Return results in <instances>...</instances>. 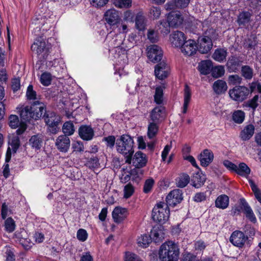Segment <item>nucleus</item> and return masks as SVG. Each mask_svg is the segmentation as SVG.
I'll list each match as a JSON object with an SVG mask.
<instances>
[{
    "label": "nucleus",
    "instance_id": "obj_62",
    "mask_svg": "<svg viewBox=\"0 0 261 261\" xmlns=\"http://www.w3.org/2000/svg\"><path fill=\"white\" fill-rule=\"evenodd\" d=\"M147 38L152 43L156 42L159 40V37L157 33L153 30H148Z\"/></svg>",
    "mask_w": 261,
    "mask_h": 261
},
{
    "label": "nucleus",
    "instance_id": "obj_27",
    "mask_svg": "<svg viewBox=\"0 0 261 261\" xmlns=\"http://www.w3.org/2000/svg\"><path fill=\"white\" fill-rule=\"evenodd\" d=\"M229 202V198L228 196L225 194H222L219 196L215 200V206L221 209L226 208Z\"/></svg>",
    "mask_w": 261,
    "mask_h": 261
},
{
    "label": "nucleus",
    "instance_id": "obj_43",
    "mask_svg": "<svg viewBox=\"0 0 261 261\" xmlns=\"http://www.w3.org/2000/svg\"><path fill=\"white\" fill-rule=\"evenodd\" d=\"M242 75L246 80H251L253 75V70L248 65L243 66L241 68Z\"/></svg>",
    "mask_w": 261,
    "mask_h": 261
},
{
    "label": "nucleus",
    "instance_id": "obj_39",
    "mask_svg": "<svg viewBox=\"0 0 261 261\" xmlns=\"http://www.w3.org/2000/svg\"><path fill=\"white\" fill-rule=\"evenodd\" d=\"M151 242V236L146 234L141 235L137 240L138 245L143 248H146Z\"/></svg>",
    "mask_w": 261,
    "mask_h": 261
},
{
    "label": "nucleus",
    "instance_id": "obj_5",
    "mask_svg": "<svg viewBox=\"0 0 261 261\" xmlns=\"http://www.w3.org/2000/svg\"><path fill=\"white\" fill-rule=\"evenodd\" d=\"M249 90L244 86L235 87L229 91V95L230 98L237 101H242L246 98Z\"/></svg>",
    "mask_w": 261,
    "mask_h": 261
},
{
    "label": "nucleus",
    "instance_id": "obj_32",
    "mask_svg": "<svg viewBox=\"0 0 261 261\" xmlns=\"http://www.w3.org/2000/svg\"><path fill=\"white\" fill-rule=\"evenodd\" d=\"M227 55L226 50L223 48H218L215 50L212 57L215 61L222 62L226 59Z\"/></svg>",
    "mask_w": 261,
    "mask_h": 261
},
{
    "label": "nucleus",
    "instance_id": "obj_1",
    "mask_svg": "<svg viewBox=\"0 0 261 261\" xmlns=\"http://www.w3.org/2000/svg\"><path fill=\"white\" fill-rule=\"evenodd\" d=\"M134 144L133 138L128 135H122L116 140V149L124 157L125 163L128 164L132 163L134 153Z\"/></svg>",
    "mask_w": 261,
    "mask_h": 261
},
{
    "label": "nucleus",
    "instance_id": "obj_59",
    "mask_svg": "<svg viewBox=\"0 0 261 261\" xmlns=\"http://www.w3.org/2000/svg\"><path fill=\"white\" fill-rule=\"evenodd\" d=\"M86 165L89 168L96 169L99 167V163L97 157L91 158L86 163Z\"/></svg>",
    "mask_w": 261,
    "mask_h": 261
},
{
    "label": "nucleus",
    "instance_id": "obj_37",
    "mask_svg": "<svg viewBox=\"0 0 261 261\" xmlns=\"http://www.w3.org/2000/svg\"><path fill=\"white\" fill-rule=\"evenodd\" d=\"M245 114L242 110L234 111L232 114V120L238 124H241L245 119Z\"/></svg>",
    "mask_w": 261,
    "mask_h": 261
},
{
    "label": "nucleus",
    "instance_id": "obj_18",
    "mask_svg": "<svg viewBox=\"0 0 261 261\" xmlns=\"http://www.w3.org/2000/svg\"><path fill=\"white\" fill-rule=\"evenodd\" d=\"M79 134L83 140L90 141L93 139L94 132L90 126L82 125L79 129Z\"/></svg>",
    "mask_w": 261,
    "mask_h": 261
},
{
    "label": "nucleus",
    "instance_id": "obj_26",
    "mask_svg": "<svg viewBox=\"0 0 261 261\" xmlns=\"http://www.w3.org/2000/svg\"><path fill=\"white\" fill-rule=\"evenodd\" d=\"M19 112L21 118L24 121H29L32 119H35L31 106H27L22 107Z\"/></svg>",
    "mask_w": 261,
    "mask_h": 261
},
{
    "label": "nucleus",
    "instance_id": "obj_38",
    "mask_svg": "<svg viewBox=\"0 0 261 261\" xmlns=\"http://www.w3.org/2000/svg\"><path fill=\"white\" fill-rule=\"evenodd\" d=\"M192 181L194 187L198 188L204 184L205 178L203 175H201V174L197 172L194 174L192 178Z\"/></svg>",
    "mask_w": 261,
    "mask_h": 261
},
{
    "label": "nucleus",
    "instance_id": "obj_50",
    "mask_svg": "<svg viewBox=\"0 0 261 261\" xmlns=\"http://www.w3.org/2000/svg\"><path fill=\"white\" fill-rule=\"evenodd\" d=\"M102 141L105 142L106 146L110 149H113L116 143V138L113 135L103 138Z\"/></svg>",
    "mask_w": 261,
    "mask_h": 261
},
{
    "label": "nucleus",
    "instance_id": "obj_42",
    "mask_svg": "<svg viewBox=\"0 0 261 261\" xmlns=\"http://www.w3.org/2000/svg\"><path fill=\"white\" fill-rule=\"evenodd\" d=\"M170 27L171 26L169 24V21L165 20H161L158 25V29L164 34H168L170 32Z\"/></svg>",
    "mask_w": 261,
    "mask_h": 261
},
{
    "label": "nucleus",
    "instance_id": "obj_57",
    "mask_svg": "<svg viewBox=\"0 0 261 261\" xmlns=\"http://www.w3.org/2000/svg\"><path fill=\"white\" fill-rule=\"evenodd\" d=\"M242 81V77L238 74L230 75L228 77V82L230 85L240 84Z\"/></svg>",
    "mask_w": 261,
    "mask_h": 261
},
{
    "label": "nucleus",
    "instance_id": "obj_48",
    "mask_svg": "<svg viewBox=\"0 0 261 261\" xmlns=\"http://www.w3.org/2000/svg\"><path fill=\"white\" fill-rule=\"evenodd\" d=\"M40 83L45 86L49 85L51 81V75L47 72H43L40 77Z\"/></svg>",
    "mask_w": 261,
    "mask_h": 261
},
{
    "label": "nucleus",
    "instance_id": "obj_22",
    "mask_svg": "<svg viewBox=\"0 0 261 261\" xmlns=\"http://www.w3.org/2000/svg\"><path fill=\"white\" fill-rule=\"evenodd\" d=\"M165 108L162 107H156L150 113V118L153 122L158 123L164 119L165 117Z\"/></svg>",
    "mask_w": 261,
    "mask_h": 261
},
{
    "label": "nucleus",
    "instance_id": "obj_55",
    "mask_svg": "<svg viewBox=\"0 0 261 261\" xmlns=\"http://www.w3.org/2000/svg\"><path fill=\"white\" fill-rule=\"evenodd\" d=\"M9 126L12 128H16L20 124L18 116L15 115H10L9 118Z\"/></svg>",
    "mask_w": 261,
    "mask_h": 261
},
{
    "label": "nucleus",
    "instance_id": "obj_31",
    "mask_svg": "<svg viewBox=\"0 0 261 261\" xmlns=\"http://www.w3.org/2000/svg\"><path fill=\"white\" fill-rule=\"evenodd\" d=\"M135 25L139 31H143L145 29L146 22L144 16L141 13L137 14L135 19Z\"/></svg>",
    "mask_w": 261,
    "mask_h": 261
},
{
    "label": "nucleus",
    "instance_id": "obj_44",
    "mask_svg": "<svg viewBox=\"0 0 261 261\" xmlns=\"http://www.w3.org/2000/svg\"><path fill=\"white\" fill-rule=\"evenodd\" d=\"M45 18L43 17H35L33 19L32 25L34 27L35 32L39 31L41 28L45 24Z\"/></svg>",
    "mask_w": 261,
    "mask_h": 261
},
{
    "label": "nucleus",
    "instance_id": "obj_6",
    "mask_svg": "<svg viewBox=\"0 0 261 261\" xmlns=\"http://www.w3.org/2000/svg\"><path fill=\"white\" fill-rule=\"evenodd\" d=\"M147 56L150 61L157 63L161 60L163 57V50L157 45L153 44L147 47Z\"/></svg>",
    "mask_w": 261,
    "mask_h": 261
},
{
    "label": "nucleus",
    "instance_id": "obj_47",
    "mask_svg": "<svg viewBox=\"0 0 261 261\" xmlns=\"http://www.w3.org/2000/svg\"><path fill=\"white\" fill-rule=\"evenodd\" d=\"M15 227V222L11 217H9L5 220V227L7 232H12L14 231Z\"/></svg>",
    "mask_w": 261,
    "mask_h": 261
},
{
    "label": "nucleus",
    "instance_id": "obj_13",
    "mask_svg": "<svg viewBox=\"0 0 261 261\" xmlns=\"http://www.w3.org/2000/svg\"><path fill=\"white\" fill-rule=\"evenodd\" d=\"M169 72V66L164 62L158 64L155 66L154 73L156 77L163 80L167 77Z\"/></svg>",
    "mask_w": 261,
    "mask_h": 261
},
{
    "label": "nucleus",
    "instance_id": "obj_30",
    "mask_svg": "<svg viewBox=\"0 0 261 261\" xmlns=\"http://www.w3.org/2000/svg\"><path fill=\"white\" fill-rule=\"evenodd\" d=\"M240 65V60L235 57L229 58L227 63V66L229 72L236 71Z\"/></svg>",
    "mask_w": 261,
    "mask_h": 261
},
{
    "label": "nucleus",
    "instance_id": "obj_25",
    "mask_svg": "<svg viewBox=\"0 0 261 261\" xmlns=\"http://www.w3.org/2000/svg\"><path fill=\"white\" fill-rule=\"evenodd\" d=\"M212 62L210 60L201 61L198 66V69L201 74L207 75L210 73L212 69Z\"/></svg>",
    "mask_w": 261,
    "mask_h": 261
},
{
    "label": "nucleus",
    "instance_id": "obj_28",
    "mask_svg": "<svg viewBox=\"0 0 261 261\" xmlns=\"http://www.w3.org/2000/svg\"><path fill=\"white\" fill-rule=\"evenodd\" d=\"M254 126L252 124L246 125L241 132V139L244 141L250 139L254 134Z\"/></svg>",
    "mask_w": 261,
    "mask_h": 261
},
{
    "label": "nucleus",
    "instance_id": "obj_2",
    "mask_svg": "<svg viewBox=\"0 0 261 261\" xmlns=\"http://www.w3.org/2000/svg\"><path fill=\"white\" fill-rule=\"evenodd\" d=\"M159 258L161 261H177L179 255L178 246L172 241H167L160 247Z\"/></svg>",
    "mask_w": 261,
    "mask_h": 261
},
{
    "label": "nucleus",
    "instance_id": "obj_16",
    "mask_svg": "<svg viewBox=\"0 0 261 261\" xmlns=\"http://www.w3.org/2000/svg\"><path fill=\"white\" fill-rule=\"evenodd\" d=\"M167 20L171 27L177 28L182 23L184 18L179 12H171L169 13Z\"/></svg>",
    "mask_w": 261,
    "mask_h": 261
},
{
    "label": "nucleus",
    "instance_id": "obj_52",
    "mask_svg": "<svg viewBox=\"0 0 261 261\" xmlns=\"http://www.w3.org/2000/svg\"><path fill=\"white\" fill-rule=\"evenodd\" d=\"M135 191L134 187L130 183L127 184L124 187V198L127 199L134 194Z\"/></svg>",
    "mask_w": 261,
    "mask_h": 261
},
{
    "label": "nucleus",
    "instance_id": "obj_41",
    "mask_svg": "<svg viewBox=\"0 0 261 261\" xmlns=\"http://www.w3.org/2000/svg\"><path fill=\"white\" fill-rule=\"evenodd\" d=\"M159 126L157 123L151 122L149 124L147 130V136L149 139L154 138L158 133Z\"/></svg>",
    "mask_w": 261,
    "mask_h": 261
},
{
    "label": "nucleus",
    "instance_id": "obj_49",
    "mask_svg": "<svg viewBox=\"0 0 261 261\" xmlns=\"http://www.w3.org/2000/svg\"><path fill=\"white\" fill-rule=\"evenodd\" d=\"M249 183L251 188L252 191L254 193L255 198L260 202L261 201V192L257 188V186L255 184L254 181L251 180H249Z\"/></svg>",
    "mask_w": 261,
    "mask_h": 261
},
{
    "label": "nucleus",
    "instance_id": "obj_36",
    "mask_svg": "<svg viewBox=\"0 0 261 261\" xmlns=\"http://www.w3.org/2000/svg\"><path fill=\"white\" fill-rule=\"evenodd\" d=\"M190 176L186 173H182L176 179L177 187L179 188L185 187L190 181Z\"/></svg>",
    "mask_w": 261,
    "mask_h": 261
},
{
    "label": "nucleus",
    "instance_id": "obj_63",
    "mask_svg": "<svg viewBox=\"0 0 261 261\" xmlns=\"http://www.w3.org/2000/svg\"><path fill=\"white\" fill-rule=\"evenodd\" d=\"M258 96L255 95L251 99L248 100L246 103V106L252 108L254 110L258 106L257 101Z\"/></svg>",
    "mask_w": 261,
    "mask_h": 261
},
{
    "label": "nucleus",
    "instance_id": "obj_19",
    "mask_svg": "<svg viewBox=\"0 0 261 261\" xmlns=\"http://www.w3.org/2000/svg\"><path fill=\"white\" fill-rule=\"evenodd\" d=\"M128 214L127 209L122 207H115L112 212V217L115 222L119 223L122 222Z\"/></svg>",
    "mask_w": 261,
    "mask_h": 261
},
{
    "label": "nucleus",
    "instance_id": "obj_45",
    "mask_svg": "<svg viewBox=\"0 0 261 261\" xmlns=\"http://www.w3.org/2000/svg\"><path fill=\"white\" fill-rule=\"evenodd\" d=\"M154 99L155 102L158 105H161L163 103V88L162 87L159 86L155 88Z\"/></svg>",
    "mask_w": 261,
    "mask_h": 261
},
{
    "label": "nucleus",
    "instance_id": "obj_12",
    "mask_svg": "<svg viewBox=\"0 0 261 261\" xmlns=\"http://www.w3.org/2000/svg\"><path fill=\"white\" fill-rule=\"evenodd\" d=\"M180 47L181 51L188 56H192L197 50L195 41L191 39L185 41Z\"/></svg>",
    "mask_w": 261,
    "mask_h": 261
},
{
    "label": "nucleus",
    "instance_id": "obj_15",
    "mask_svg": "<svg viewBox=\"0 0 261 261\" xmlns=\"http://www.w3.org/2000/svg\"><path fill=\"white\" fill-rule=\"evenodd\" d=\"M170 39L172 46L180 47L185 42L186 37L184 33L176 31L171 34Z\"/></svg>",
    "mask_w": 261,
    "mask_h": 261
},
{
    "label": "nucleus",
    "instance_id": "obj_33",
    "mask_svg": "<svg viewBox=\"0 0 261 261\" xmlns=\"http://www.w3.org/2000/svg\"><path fill=\"white\" fill-rule=\"evenodd\" d=\"M139 169H134L130 170V172H126L122 174L120 177L121 182L122 183H126L132 177L133 180H136L137 177H135L136 175L138 173Z\"/></svg>",
    "mask_w": 261,
    "mask_h": 261
},
{
    "label": "nucleus",
    "instance_id": "obj_53",
    "mask_svg": "<svg viewBox=\"0 0 261 261\" xmlns=\"http://www.w3.org/2000/svg\"><path fill=\"white\" fill-rule=\"evenodd\" d=\"M13 151L15 153L20 146V140L18 136H14L9 140Z\"/></svg>",
    "mask_w": 261,
    "mask_h": 261
},
{
    "label": "nucleus",
    "instance_id": "obj_60",
    "mask_svg": "<svg viewBox=\"0 0 261 261\" xmlns=\"http://www.w3.org/2000/svg\"><path fill=\"white\" fill-rule=\"evenodd\" d=\"M26 96L28 99L35 100L37 98V94L36 91L33 90V86L30 85L27 88Z\"/></svg>",
    "mask_w": 261,
    "mask_h": 261
},
{
    "label": "nucleus",
    "instance_id": "obj_51",
    "mask_svg": "<svg viewBox=\"0 0 261 261\" xmlns=\"http://www.w3.org/2000/svg\"><path fill=\"white\" fill-rule=\"evenodd\" d=\"M114 4L119 8H128L131 6L132 0H114Z\"/></svg>",
    "mask_w": 261,
    "mask_h": 261
},
{
    "label": "nucleus",
    "instance_id": "obj_7",
    "mask_svg": "<svg viewBox=\"0 0 261 261\" xmlns=\"http://www.w3.org/2000/svg\"><path fill=\"white\" fill-rule=\"evenodd\" d=\"M183 199L182 192L180 189H174L167 196L166 200L168 206H174L179 203Z\"/></svg>",
    "mask_w": 261,
    "mask_h": 261
},
{
    "label": "nucleus",
    "instance_id": "obj_4",
    "mask_svg": "<svg viewBox=\"0 0 261 261\" xmlns=\"http://www.w3.org/2000/svg\"><path fill=\"white\" fill-rule=\"evenodd\" d=\"M44 122L53 134H56L58 130L57 127L60 122V117L55 112L46 111L43 116Z\"/></svg>",
    "mask_w": 261,
    "mask_h": 261
},
{
    "label": "nucleus",
    "instance_id": "obj_40",
    "mask_svg": "<svg viewBox=\"0 0 261 261\" xmlns=\"http://www.w3.org/2000/svg\"><path fill=\"white\" fill-rule=\"evenodd\" d=\"M62 130L64 135L67 137L72 135L74 132L73 123L70 121L65 122L62 127Z\"/></svg>",
    "mask_w": 261,
    "mask_h": 261
},
{
    "label": "nucleus",
    "instance_id": "obj_9",
    "mask_svg": "<svg viewBox=\"0 0 261 261\" xmlns=\"http://www.w3.org/2000/svg\"><path fill=\"white\" fill-rule=\"evenodd\" d=\"M247 239L248 237L245 236L243 232L234 231L231 234L229 240L234 246L240 248L244 246Z\"/></svg>",
    "mask_w": 261,
    "mask_h": 261
},
{
    "label": "nucleus",
    "instance_id": "obj_54",
    "mask_svg": "<svg viewBox=\"0 0 261 261\" xmlns=\"http://www.w3.org/2000/svg\"><path fill=\"white\" fill-rule=\"evenodd\" d=\"M150 236L155 243L160 242L163 238L162 231L156 229H153L151 230Z\"/></svg>",
    "mask_w": 261,
    "mask_h": 261
},
{
    "label": "nucleus",
    "instance_id": "obj_61",
    "mask_svg": "<svg viewBox=\"0 0 261 261\" xmlns=\"http://www.w3.org/2000/svg\"><path fill=\"white\" fill-rule=\"evenodd\" d=\"M76 237L77 239L81 242L85 241L88 238L87 231L82 228L79 229L77 231Z\"/></svg>",
    "mask_w": 261,
    "mask_h": 261
},
{
    "label": "nucleus",
    "instance_id": "obj_24",
    "mask_svg": "<svg viewBox=\"0 0 261 261\" xmlns=\"http://www.w3.org/2000/svg\"><path fill=\"white\" fill-rule=\"evenodd\" d=\"M213 89L217 94H222L225 93L227 89L226 83L222 80L215 81L213 85Z\"/></svg>",
    "mask_w": 261,
    "mask_h": 261
},
{
    "label": "nucleus",
    "instance_id": "obj_35",
    "mask_svg": "<svg viewBox=\"0 0 261 261\" xmlns=\"http://www.w3.org/2000/svg\"><path fill=\"white\" fill-rule=\"evenodd\" d=\"M237 169L236 170V173L239 175L244 176L247 177L250 173V169L249 167L244 163H241L239 166H237Z\"/></svg>",
    "mask_w": 261,
    "mask_h": 261
},
{
    "label": "nucleus",
    "instance_id": "obj_23",
    "mask_svg": "<svg viewBox=\"0 0 261 261\" xmlns=\"http://www.w3.org/2000/svg\"><path fill=\"white\" fill-rule=\"evenodd\" d=\"M251 14L248 11H243L239 14L237 22L241 27H246L251 21Z\"/></svg>",
    "mask_w": 261,
    "mask_h": 261
},
{
    "label": "nucleus",
    "instance_id": "obj_56",
    "mask_svg": "<svg viewBox=\"0 0 261 261\" xmlns=\"http://www.w3.org/2000/svg\"><path fill=\"white\" fill-rule=\"evenodd\" d=\"M240 203L241 205V208L244 211L246 216L248 214H250V213L253 212L252 210L245 199H240Z\"/></svg>",
    "mask_w": 261,
    "mask_h": 261
},
{
    "label": "nucleus",
    "instance_id": "obj_20",
    "mask_svg": "<svg viewBox=\"0 0 261 261\" xmlns=\"http://www.w3.org/2000/svg\"><path fill=\"white\" fill-rule=\"evenodd\" d=\"M46 43L42 37H38L31 46V49L38 55H41L45 50Z\"/></svg>",
    "mask_w": 261,
    "mask_h": 261
},
{
    "label": "nucleus",
    "instance_id": "obj_64",
    "mask_svg": "<svg viewBox=\"0 0 261 261\" xmlns=\"http://www.w3.org/2000/svg\"><path fill=\"white\" fill-rule=\"evenodd\" d=\"M124 261H142L137 255L130 252L125 254Z\"/></svg>",
    "mask_w": 261,
    "mask_h": 261
},
{
    "label": "nucleus",
    "instance_id": "obj_29",
    "mask_svg": "<svg viewBox=\"0 0 261 261\" xmlns=\"http://www.w3.org/2000/svg\"><path fill=\"white\" fill-rule=\"evenodd\" d=\"M29 143L33 148L40 149L43 143L42 137L39 135H34L30 138Z\"/></svg>",
    "mask_w": 261,
    "mask_h": 261
},
{
    "label": "nucleus",
    "instance_id": "obj_14",
    "mask_svg": "<svg viewBox=\"0 0 261 261\" xmlns=\"http://www.w3.org/2000/svg\"><path fill=\"white\" fill-rule=\"evenodd\" d=\"M70 145V141L68 137L61 135L56 139V146L58 150L62 152H67Z\"/></svg>",
    "mask_w": 261,
    "mask_h": 261
},
{
    "label": "nucleus",
    "instance_id": "obj_21",
    "mask_svg": "<svg viewBox=\"0 0 261 261\" xmlns=\"http://www.w3.org/2000/svg\"><path fill=\"white\" fill-rule=\"evenodd\" d=\"M105 17L108 23L110 25H115L119 20V12L114 9L108 10L105 14Z\"/></svg>",
    "mask_w": 261,
    "mask_h": 261
},
{
    "label": "nucleus",
    "instance_id": "obj_10",
    "mask_svg": "<svg viewBox=\"0 0 261 261\" xmlns=\"http://www.w3.org/2000/svg\"><path fill=\"white\" fill-rule=\"evenodd\" d=\"M31 107L35 120L40 118L46 112L45 104L38 100L34 101Z\"/></svg>",
    "mask_w": 261,
    "mask_h": 261
},
{
    "label": "nucleus",
    "instance_id": "obj_8",
    "mask_svg": "<svg viewBox=\"0 0 261 261\" xmlns=\"http://www.w3.org/2000/svg\"><path fill=\"white\" fill-rule=\"evenodd\" d=\"M212 41L210 37L204 36L198 38L197 48L200 53H207L212 49Z\"/></svg>",
    "mask_w": 261,
    "mask_h": 261
},
{
    "label": "nucleus",
    "instance_id": "obj_17",
    "mask_svg": "<svg viewBox=\"0 0 261 261\" xmlns=\"http://www.w3.org/2000/svg\"><path fill=\"white\" fill-rule=\"evenodd\" d=\"M213 152L207 149L203 150L198 156L200 164L203 167H207L213 161Z\"/></svg>",
    "mask_w": 261,
    "mask_h": 261
},
{
    "label": "nucleus",
    "instance_id": "obj_46",
    "mask_svg": "<svg viewBox=\"0 0 261 261\" xmlns=\"http://www.w3.org/2000/svg\"><path fill=\"white\" fill-rule=\"evenodd\" d=\"M225 73V69L223 66L219 65L215 66L212 69V75L214 77L218 78L222 76Z\"/></svg>",
    "mask_w": 261,
    "mask_h": 261
},
{
    "label": "nucleus",
    "instance_id": "obj_34",
    "mask_svg": "<svg viewBox=\"0 0 261 261\" xmlns=\"http://www.w3.org/2000/svg\"><path fill=\"white\" fill-rule=\"evenodd\" d=\"M191 93L190 88L186 85L184 90V102L182 113L185 114L187 112L188 107L191 100Z\"/></svg>",
    "mask_w": 261,
    "mask_h": 261
},
{
    "label": "nucleus",
    "instance_id": "obj_11",
    "mask_svg": "<svg viewBox=\"0 0 261 261\" xmlns=\"http://www.w3.org/2000/svg\"><path fill=\"white\" fill-rule=\"evenodd\" d=\"M132 162L133 166L138 169L146 166L147 158L145 153L141 151H137L133 158L132 157Z\"/></svg>",
    "mask_w": 261,
    "mask_h": 261
},
{
    "label": "nucleus",
    "instance_id": "obj_3",
    "mask_svg": "<svg viewBox=\"0 0 261 261\" xmlns=\"http://www.w3.org/2000/svg\"><path fill=\"white\" fill-rule=\"evenodd\" d=\"M170 211L167 204L164 202L157 203L152 211V218L154 221L164 224L169 218Z\"/></svg>",
    "mask_w": 261,
    "mask_h": 261
},
{
    "label": "nucleus",
    "instance_id": "obj_58",
    "mask_svg": "<svg viewBox=\"0 0 261 261\" xmlns=\"http://www.w3.org/2000/svg\"><path fill=\"white\" fill-rule=\"evenodd\" d=\"M154 184V180L152 178L146 179L144 185L143 192L145 193H148L150 192Z\"/></svg>",
    "mask_w": 261,
    "mask_h": 261
}]
</instances>
